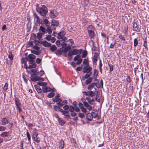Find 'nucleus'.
Returning <instances> with one entry per match:
<instances>
[{
    "mask_svg": "<svg viewBox=\"0 0 149 149\" xmlns=\"http://www.w3.org/2000/svg\"><path fill=\"white\" fill-rule=\"evenodd\" d=\"M36 8L37 11L40 15L43 16H45L48 12V9L46 6L44 5H42L41 7H37Z\"/></svg>",
    "mask_w": 149,
    "mask_h": 149,
    "instance_id": "f257e3e1",
    "label": "nucleus"
},
{
    "mask_svg": "<svg viewBox=\"0 0 149 149\" xmlns=\"http://www.w3.org/2000/svg\"><path fill=\"white\" fill-rule=\"evenodd\" d=\"M15 104L16 106V109L18 110L19 113L22 111V109L20 107L21 103L18 97H15Z\"/></svg>",
    "mask_w": 149,
    "mask_h": 149,
    "instance_id": "f03ea898",
    "label": "nucleus"
},
{
    "mask_svg": "<svg viewBox=\"0 0 149 149\" xmlns=\"http://www.w3.org/2000/svg\"><path fill=\"white\" fill-rule=\"evenodd\" d=\"M29 65L28 67V68L30 69L31 68H36L37 66L34 60H29Z\"/></svg>",
    "mask_w": 149,
    "mask_h": 149,
    "instance_id": "7ed1b4c3",
    "label": "nucleus"
},
{
    "mask_svg": "<svg viewBox=\"0 0 149 149\" xmlns=\"http://www.w3.org/2000/svg\"><path fill=\"white\" fill-rule=\"evenodd\" d=\"M58 14L56 11L54 10H51L49 13V16L51 18H54L57 16Z\"/></svg>",
    "mask_w": 149,
    "mask_h": 149,
    "instance_id": "20e7f679",
    "label": "nucleus"
},
{
    "mask_svg": "<svg viewBox=\"0 0 149 149\" xmlns=\"http://www.w3.org/2000/svg\"><path fill=\"white\" fill-rule=\"evenodd\" d=\"M84 95L86 96H90V97H93L95 95V93L92 91H84L83 92Z\"/></svg>",
    "mask_w": 149,
    "mask_h": 149,
    "instance_id": "39448f33",
    "label": "nucleus"
},
{
    "mask_svg": "<svg viewBox=\"0 0 149 149\" xmlns=\"http://www.w3.org/2000/svg\"><path fill=\"white\" fill-rule=\"evenodd\" d=\"M61 112L62 113L61 114L65 116V118L67 119H69L70 118V116L69 115V111H61Z\"/></svg>",
    "mask_w": 149,
    "mask_h": 149,
    "instance_id": "423d86ee",
    "label": "nucleus"
},
{
    "mask_svg": "<svg viewBox=\"0 0 149 149\" xmlns=\"http://www.w3.org/2000/svg\"><path fill=\"white\" fill-rule=\"evenodd\" d=\"M38 135V133L36 132H34L32 135L34 140L37 143H39L40 141L37 138V136Z\"/></svg>",
    "mask_w": 149,
    "mask_h": 149,
    "instance_id": "0eeeda50",
    "label": "nucleus"
},
{
    "mask_svg": "<svg viewBox=\"0 0 149 149\" xmlns=\"http://www.w3.org/2000/svg\"><path fill=\"white\" fill-rule=\"evenodd\" d=\"M133 28V31H136L139 32L140 30L137 26V24L135 22H132Z\"/></svg>",
    "mask_w": 149,
    "mask_h": 149,
    "instance_id": "6e6552de",
    "label": "nucleus"
},
{
    "mask_svg": "<svg viewBox=\"0 0 149 149\" xmlns=\"http://www.w3.org/2000/svg\"><path fill=\"white\" fill-rule=\"evenodd\" d=\"M33 16L34 17V20H35V18L37 19L36 20V23L39 25L40 24L41 19L39 18V17L37 15L36 13H34L33 14Z\"/></svg>",
    "mask_w": 149,
    "mask_h": 149,
    "instance_id": "1a4fd4ad",
    "label": "nucleus"
},
{
    "mask_svg": "<svg viewBox=\"0 0 149 149\" xmlns=\"http://www.w3.org/2000/svg\"><path fill=\"white\" fill-rule=\"evenodd\" d=\"M2 125H5L9 123L8 120L6 118H2L1 120Z\"/></svg>",
    "mask_w": 149,
    "mask_h": 149,
    "instance_id": "9d476101",
    "label": "nucleus"
},
{
    "mask_svg": "<svg viewBox=\"0 0 149 149\" xmlns=\"http://www.w3.org/2000/svg\"><path fill=\"white\" fill-rule=\"evenodd\" d=\"M42 89L44 93H46L51 91V88L49 86H42Z\"/></svg>",
    "mask_w": 149,
    "mask_h": 149,
    "instance_id": "9b49d317",
    "label": "nucleus"
},
{
    "mask_svg": "<svg viewBox=\"0 0 149 149\" xmlns=\"http://www.w3.org/2000/svg\"><path fill=\"white\" fill-rule=\"evenodd\" d=\"M81 50L82 49H81L78 50L76 49H73V50L72 51L73 52L72 54H73V55H76L77 54H81Z\"/></svg>",
    "mask_w": 149,
    "mask_h": 149,
    "instance_id": "f8f14e48",
    "label": "nucleus"
},
{
    "mask_svg": "<svg viewBox=\"0 0 149 149\" xmlns=\"http://www.w3.org/2000/svg\"><path fill=\"white\" fill-rule=\"evenodd\" d=\"M34 87L38 93L42 94V90L39 86L36 85H34Z\"/></svg>",
    "mask_w": 149,
    "mask_h": 149,
    "instance_id": "ddd939ff",
    "label": "nucleus"
},
{
    "mask_svg": "<svg viewBox=\"0 0 149 149\" xmlns=\"http://www.w3.org/2000/svg\"><path fill=\"white\" fill-rule=\"evenodd\" d=\"M9 132H3L0 134V136L2 137H8L9 135Z\"/></svg>",
    "mask_w": 149,
    "mask_h": 149,
    "instance_id": "4468645a",
    "label": "nucleus"
},
{
    "mask_svg": "<svg viewBox=\"0 0 149 149\" xmlns=\"http://www.w3.org/2000/svg\"><path fill=\"white\" fill-rule=\"evenodd\" d=\"M58 22L56 20L53 19L52 20V22L51 24L52 26H58Z\"/></svg>",
    "mask_w": 149,
    "mask_h": 149,
    "instance_id": "2eb2a0df",
    "label": "nucleus"
},
{
    "mask_svg": "<svg viewBox=\"0 0 149 149\" xmlns=\"http://www.w3.org/2000/svg\"><path fill=\"white\" fill-rule=\"evenodd\" d=\"M21 62L22 63H24V68L27 70L28 69V66L27 64V63L25 61V58H22L21 59Z\"/></svg>",
    "mask_w": 149,
    "mask_h": 149,
    "instance_id": "dca6fc26",
    "label": "nucleus"
},
{
    "mask_svg": "<svg viewBox=\"0 0 149 149\" xmlns=\"http://www.w3.org/2000/svg\"><path fill=\"white\" fill-rule=\"evenodd\" d=\"M88 33L89 36L91 37V38H93L95 34L94 31L91 30H88Z\"/></svg>",
    "mask_w": 149,
    "mask_h": 149,
    "instance_id": "f3484780",
    "label": "nucleus"
},
{
    "mask_svg": "<svg viewBox=\"0 0 149 149\" xmlns=\"http://www.w3.org/2000/svg\"><path fill=\"white\" fill-rule=\"evenodd\" d=\"M86 118L89 121H91L93 118V115L91 113H88L86 114Z\"/></svg>",
    "mask_w": 149,
    "mask_h": 149,
    "instance_id": "a211bd4d",
    "label": "nucleus"
},
{
    "mask_svg": "<svg viewBox=\"0 0 149 149\" xmlns=\"http://www.w3.org/2000/svg\"><path fill=\"white\" fill-rule=\"evenodd\" d=\"M59 146L61 149H63L64 147V141L61 139L59 141Z\"/></svg>",
    "mask_w": 149,
    "mask_h": 149,
    "instance_id": "6ab92c4d",
    "label": "nucleus"
},
{
    "mask_svg": "<svg viewBox=\"0 0 149 149\" xmlns=\"http://www.w3.org/2000/svg\"><path fill=\"white\" fill-rule=\"evenodd\" d=\"M143 46L145 47L146 49H148V48L147 47L148 42L147 41V38H145L143 39Z\"/></svg>",
    "mask_w": 149,
    "mask_h": 149,
    "instance_id": "aec40b11",
    "label": "nucleus"
},
{
    "mask_svg": "<svg viewBox=\"0 0 149 149\" xmlns=\"http://www.w3.org/2000/svg\"><path fill=\"white\" fill-rule=\"evenodd\" d=\"M39 77L37 76H31V80L33 82H35L38 81Z\"/></svg>",
    "mask_w": 149,
    "mask_h": 149,
    "instance_id": "412c9836",
    "label": "nucleus"
},
{
    "mask_svg": "<svg viewBox=\"0 0 149 149\" xmlns=\"http://www.w3.org/2000/svg\"><path fill=\"white\" fill-rule=\"evenodd\" d=\"M92 68L91 67H88L87 68L85 69L83 71V72L84 73H88L90 72L92 70Z\"/></svg>",
    "mask_w": 149,
    "mask_h": 149,
    "instance_id": "4be33fe9",
    "label": "nucleus"
},
{
    "mask_svg": "<svg viewBox=\"0 0 149 149\" xmlns=\"http://www.w3.org/2000/svg\"><path fill=\"white\" fill-rule=\"evenodd\" d=\"M93 78L92 77H90L86 80L85 83L86 85L89 84L92 81Z\"/></svg>",
    "mask_w": 149,
    "mask_h": 149,
    "instance_id": "5701e85b",
    "label": "nucleus"
},
{
    "mask_svg": "<svg viewBox=\"0 0 149 149\" xmlns=\"http://www.w3.org/2000/svg\"><path fill=\"white\" fill-rule=\"evenodd\" d=\"M43 24H45L46 26H50V23L48 20L46 19H45L43 20Z\"/></svg>",
    "mask_w": 149,
    "mask_h": 149,
    "instance_id": "b1692460",
    "label": "nucleus"
},
{
    "mask_svg": "<svg viewBox=\"0 0 149 149\" xmlns=\"http://www.w3.org/2000/svg\"><path fill=\"white\" fill-rule=\"evenodd\" d=\"M71 49V47L68 46L65 47L62 50V51L64 53H66L70 51Z\"/></svg>",
    "mask_w": 149,
    "mask_h": 149,
    "instance_id": "393cba45",
    "label": "nucleus"
},
{
    "mask_svg": "<svg viewBox=\"0 0 149 149\" xmlns=\"http://www.w3.org/2000/svg\"><path fill=\"white\" fill-rule=\"evenodd\" d=\"M47 29H46V32L47 31L49 34H51L52 33V28L50 26H47Z\"/></svg>",
    "mask_w": 149,
    "mask_h": 149,
    "instance_id": "a878e982",
    "label": "nucleus"
},
{
    "mask_svg": "<svg viewBox=\"0 0 149 149\" xmlns=\"http://www.w3.org/2000/svg\"><path fill=\"white\" fill-rule=\"evenodd\" d=\"M43 45L45 47H49L51 46V43L47 42L46 41L44 40Z\"/></svg>",
    "mask_w": 149,
    "mask_h": 149,
    "instance_id": "bb28decb",
    "label": "nucleus"
},
{
    "mask_svg": "<svg viewBox=\"0 0 149 149\" xmlns=\"http://www.w3.org/2000/svg\"><path fill=\"white\" fill-rule=\"evenodd\" d=\"M39 31H41L43 33H46V29L44 27L41 26L40 27V28L39 29Z\"/></svg>",
    "mask_w": 149,
    "mask_h": 149,
    "instance_id": "cd10ccee",
    "label": "nucleus"
},
{
    "mask_svg": "<svg viewBox=\"0 0 149 149\" xmlns=\"http://www.w3.org/2000/svg\"><path fill=\"white\" fill-rule=\"evenodd\" d=\"M28 58L30 60H34L36 58V56L33 54H30L28 55Z\"/></svg>",
    "mask_w": 149,
    "mask_h": 149,
    "instance_id": "c85d7f7f",
    "label": "nucleus"
},
{
    "mask_svg": "<svg viewBox=\"0 0 149 149\" xmlns=\"http://www.w3.org/2000/svg\"><path fill=\"white\" fill-rule=\"evenodd\" d=\"M57 49L56 47L54 45H53L51 46L50 50L52 52H54Z\"/></svg>",
    "mask_w": 149,
    "mask_h": 149,
    "instance_id": "c756f323",
    "label": "nucleus"
},
{
    "mask_svg": "<svg viewBox=\"0 0 149 149\" xmlns=\"http://www.w3.org/2000/svg\"><path fill=\"white\" fill-rule=\"evenodd\" d=\"M58 120V123H59V124L61 126L63 125L65 123V121L63 120H62L61 118Z\"/></svg>",
    "mask_w": 149,
    "mask_h": 149,
    "instance_id": "7c9ffc66",
    "label": "nucleus"
},
{
    "mask_svg": "<svg viewBox=\"0 0 149 149\" xmlns=\"http://www.w3.org/2000/svg\"><path fill=\"white\" fill-rule=\"evenodd\" d=\"M37 84L38 86H43L45 87L47 85V83L45 82H38Z\"/></svg>",
    "mask_w": 149,
    "mask_h": 149,
    "instance_id": "2f4dec72",
    "label": "nucleus"
},
{
    "mask_svg": "<svg viewBox=\"0 0 149 149\" xmlns=\"http://www.w3.org/2000/svg\"><path fill=\"white\" fill-rule=\"evenodd\" d=\"M126 80L127 81V83H131L132 82V80L131 77L130 76L128 75H127L126 77Z\"/></svg>",
    "mask_w": 149,
    "mask_h": 149,
    "instance_id": "473e14b6",
    "label": "nucleus"
},
{
    "mask_svg": "<svg viewBox=\"0 0 149 149\" xmlns=\"http://www.w3.org/2000/svg\"><path fill=\"white\" fill-rule=\"evenodd\" d=\"M61 48H60L59 49L57 50L55 52V54L57 55H61L62 54V53L63 52L62 51V50H61Z\"/></svg>",
    "mask_w": 149,
    "mask_h": 149,
    "instance_id": "72a5a7b5",
    "label": "nucleus"
},
{
    "mask_svg": "<svg viewBox=\"0 0 149 149\" xmlns=\"http://www.w3.org/2000/svg\"><path fill=\"white\" fill-rule=\"evenodd\" d=\"M60 97V95L58 94L53 99V101L54 102H57L59 100V97Z\"/></svg>",
    "mask_w": 149,
    "mask_h": 149,
    "instance_id": "f704fd0d",
    "label": "nucleus"
},
{
    "mask_svg": "<svg viewBox=\"0 0 149 149\" xmlns=\"http://www.w3.org/2000/svg\"><path fill=\"white\" fill-rule=\"evenodd\" d=\"M98 74V72L97 70L95 69L94 70V72H93V76H96L97 77Z\"/></svg>",
    "mask_w": 149,
    "mask_h": 149,
    "instance_id": "c9c22d12",
    "label": "nucleus"
},
{
    "mask_svg": "<svg viewBox=\"0 0 149 149\" xmlns=\"http://www.w3.org/2000/svg\"><path fill=\"white\" fill-rule=\"evenodd\" d=\"M81 57V56L80 54H79L76 56L74 58V61H76L80 59Z\"/></svg>",
    "mask_w": 149,
    "mask_h": 149,
    "instance_id": "e433bc0d",
    "label": "nucleus"
},
{
    "mask_svg": "<svg viewBox=\"0 0 149 149\" xmlns=\"http://www.w3.org/2000/svg\"><path fill=\"white\" fill-rule=\"evenodd\" d=\"M31 52L35 54L38 55L40 54V52L39 51H36L35 50H32L31 51Z\"/></svg>",
    "mask_w": 149,
    "mask_h": 149,
    "instance_id": "4c0bfd02",
    "label": "nucleus"
},
{
    "mask_svg": "<svg viewBox=\"0 0 149 149\" xmlns=\"http://www.w3.org/2000/svg\"><path fill=\"white\" fill-rule=\"evenodd\" d=\"M55 93L54 92H51L49 93L47 95V97L49 98H52L54 96Z\"/></svg>",
    "mask_w": 149,
    "mask_h": 149,
    "instance_id": "58836bf2",
    "label": "nucleus"
},
{
    "mask_svg": "<svg viewBox=\"0 0 149 149\" xmlns=\"http://www.w3.org/2000/svg\"><path fill=\"white\" fill-rule=\"evenodd\" d=\"M94 86V85H93V83H91L88 86L87 88L88 90H91L93 88Z\"/></svg>",
    "mask_w": 149,
    "mask_h": 149,
    "instance_id": "ea45409f",
    "label": "nucleus"
},
{
    "mask_svg": "<svg viewBox=\"0 0 149 149\" xmlns=\"http://www.w3.org/2000/svg\"><path fill=\"white\" fill-rule=\"evenodd\" d=\"M138 42L137 39L136 38H135L134 40V47H136L138 45Z\"/></svg>",
    "mask_w": 149,
    "mask_h": 149,
    "instance_id": "a19ab883",
    "label": "nucleus"
},
{
    "mask_svg": "<svg viewBox=\"0 0 149 149\" xmlns=\"http://www.w3.org/2000/svg\"><path fill=\"white\" fill-rule=\"evenodd\" d=\"M87 51H84L82 53V57L83 58H85L87 55Z\"/></svg>",
    "mask_w": 149,
    "mask_h": 149,
    "instance_id": "79ce46f5",
    "label": "nucleus"
},
{
    "mask_svg": "<svg viewBox=\"0 0 149 149\" xmlns=\"http://www.w3.org/2000/svg\"><path fill=\"white\" fill-rule=\"evenodd\" d=\"M42 34L41 33H37V37L38 39L40 40L42 37Z\"/></svg>",
    "mask_w": 149,
    "mask_h": 149,
    "instance_id": "37998d69",
    "label": "nucleus"
},
{
    "mask_svg": "<svg viewBox=\"0 0 149 149\" xmlns=\"http://www.w3.org/2000/svg\"><path fill=\"white\" fill-rule=\"evenodd\" d=\"M90 77L89 76L88 74V73H86V74L85 75V76H83L82 77V79L83 80H84L85 79H87Z\"/></svg>",
    "mask_w": 149,
    "mask_h": 149,
    "instance_id": "c03bdc74",
    "label": "nucleus"
},
{
    "mask_svg": "<svg viewBox=\"0 0 149 149\" xmlns=\"http://www.w3.org/2000/svg\"><path fill=\"white\" fill-rule=\"evenodd\" d=\"M6 129V127L5 126H0V132L5 131Z\"/></svg>",
    "mask_w": 149,
    "mask_h": 149,
    "instance_id": "a18cd8bd",
    "label": "nucleus"
},
{
    "mask_svg": "<svg viewBox=\"0 0 149 149\" xmlns=\"http://www.w3.org/2000/svg\"><path fill=\"white\" fill-rule=\"evenodd\" d=\"M8 58L11 60H12L13 59V56L12 53L10 52L9 53Z\"/></svg>",
    "mask_w": 149,
    "mask_h": 149,
    "instance_id": "49530a36",
    "label": "nucleus"
},
{
    "mask_svg": "<svg viewBox=\"0 0 149 149\" xmlns=\"http://www.w3.org/2000/svg\"><path fill=\"white\" fill-rule=\"evenodd\" d=\"M8 83L6 82L4 85V87H3V90L4 91H6L8 89Z\"/></svg>",
    "mask_w": 149,
    "mask_h": 149,
    "instance_id": "de8ad7c7",
    "label": "nucleus"
},
{
    "mask_svg": "<svg viewBox=\"0 0 149 149\" xmlns=\"http://www.w3.org/2000/svg\"><path fill=\"white\" fill-rule=\"evenodd\" d=\"M99 51H98V52H96L94 53L93 57H94V58H97L99 56Z\"/></svg>",
    "mask_w": 149,
    "mask_h": 149,
    "instance_id": "09e8293b",
    "label": "nucleus"
},
{
    "mask_svg": "<svg viewBox=\"0 0 149 149\" xmlns=\"http://www.w3.org/2000/svg\"><path fill=\"white\" fill-rule=\"evenodd\" d=\"M36 36L35 34L33 33L31 34V39L32 40H36Z\"/></svg>",
    "mask_w": 149,
    "mask_h": 149,
    "instance_id": "8fccbe9b",
    "label": "nucleus"
},
{
    "mask_svg": "<svg viewBox=\"0 0 149 149\" xmlns=\"http://www.w3.org/2000/svg\"><path fill=\"white\" fill-rule=\"evenodd\" d=\"M94 99L93 98L92 99H90V101L88 102V103L90 104L91 105H93L94 104Z\"/></svg>",
    "mask_w": 149,
    "mask_h": 149,
    "instance_id": "3c124183",
    "label": "nucleus"
},
{
    "mask_svg": "<svg viewBox=\"0 0 149 149\" xmlns=\"http://www.w3.org/2000/svg\"><path fill=\"white\" fill-rule=\"evenodd\" d=\"M67 103V101L66 100H64L61 103L60 106V107H62L64 104H65Z\"/></svg>",
    "mask_w": 149,
    "mask_h": 149,
    "instance_id": "603ef678",
    "label": "nucleus"
},
{
    "mask_svg": "<svg viewBox=\"0 0 149 149\" xmlns=\"http://www.w3.org/2000/svg\"><path fill=\"white\" fill-rule=\"evenodd\" d=\"M109 67V71L110 72L112 71L113 69V65L111 64H108Z\"/></svg>",
    "mask_w": 149,
    "mask_h": 149,
    "instance_id": "864d4df0",
    "label": "nucleus"
},
{
    "mask_svg": "<svg viewBox=\"0 0 149 149\" xmlns=\"http://www.w3.org/2000/svg\"><path fill=\"white\" fill-rule=\"evenodd\" d=\"M61 41V40H57L56 42V44L58 47H59L60 46L61 43L60 42Z\"/></svg>",
    "mask_w": 149,
    "mask_h": 149,
    "instance_id": "5fc2aeb1",
    "label": "nucleus"
},
{
    "mask_svg": "<svg viewBox=\"0 0 149 149\" xmlns=\"http://www.w3.org/2000/svg\"><path fill=\"white\" fill-rule=\"evenodd\" d=\"M26 136H27L28 141H30L31 140V136L30 134L28 132H26Z\"/></svg>",
    "mask_w": 149,
    "mask_h": 149,
    "instance_id": "6e6d98bb",
    "label": "nucleus"
},
{
    "mask_svg": "<svg viewBox=\"0 0 149 149\" xmlns=\"http://www.w3.org/2000/svg\"><path fill=\"white\" fill-rule=\"evenodd\" d=\"M51 36L50 35H48L47 36L45 39L48 41H49L51 40Z\"/></svg>",
    "mask_w": 149,
    "mask_h": 149,
    "instance_id": "4d7b16f0",
    "label": "nucleus"
},
{
    "mask_svg": "<svg viewBox=\"0 0 149 149\" xmlns=\"http://www.w3.org/2000/svg\"><path fill=\"white\" fill-rule=\"evenodd\" d=\"M81 111L83 112L84 113H86L87 112V110L84 107H83L82 108H81Z\"/></svg>",
    "mask_w": 149,
    "mask_h": 149,
    "instance_id": "13d9d810",
    "label": "nucleus"
},
{
    "mask_svg": "<svg viewBox=\"0 0 149 149\" xmlns=\"http://www.w3.org/2000/svg\"><path fill=\"white\" fill-rule=\"evenodd\" d=\"M88 59H84V61H83V64L85 65V64H88Z\"/></svg>",
    "mask_w": 149,
    "mask_h": 149,
    "instance_id": "bf43d9fd",
    "label": "nucleus"
},
{
    "mask_svg": "<svg viewBox=\"0 0 149 149\" xmlns=\"http://www.w3.org/2000/svg\"><path fill=\"white\" fill-rule=\"evenodd\" d=\"M83 104L86 108H87L90 105L86 101H84L83 102Z\"/></svg>",
    "mask_w": 149,
    "mask_h": 149,
    "instance_id": "052dcab7",
    "label": "nucleus"
},
{
    "mask_svg": "<svg viewBox=\"0 0 149 149\" xmlns=\"http://www.w3.org/2000/svg\"><path fill=\"white\" fill-rule=\"evenodd\" d=\"M74 107L72 105L70 106L69 110L71 112H72V111H74Z\"/></svg>",
    "mask_w": 149,
    "mask_h": 149,
    "instance_id": "680f3d73",
    "label": "nucleus"
},
{
    "mask_svg": "<svg viewBox=\"0 0 149 149\" xmlns=\"http://www.w3.org/2000/svg\"><path fill=\"white\" fill-rule=\"evenodd\" d=\"M77 61L76 62V64L77 65H79L80 64L82 61V59L80 58L79 60Z\"/></svg>",
    "mask_w": 149,
    "mask_h": 149,
    "instance_id": "e2e57ef3",
    "label": "nucleus"
},
{
    "mask_svg": "<svg viewBox=\"0 0 149 149\" xmlns=\"http://www.w3.org/2000/svg\"><path fill=\"white\" fill-rule=\"evenodd\" d=\"M72 53H73L72 51H70L68 53V56L69 57H71L72 55H73V54H72Z\"/></svg>",
    "mask_w": 149,
    "mask_h": 149,
    "instance_id": "0e129e2a",
    "label": "nucleus"
},
{
    "mask_svg": "<svg viewBox=\"0 0 149 149\" xmlns=\"http://www.w3.org/2000/svg\"><path fill=\"white\" fill-rule=\"evenodd\" d=\"M41 61V60L39 58H38L36 59V62L37 64H40Z\"/></svg>",
    "mask_w": 149,
    "mask_h": 149,
    "instance_id": "69168bd1",
    "label": "nucleus"
},
{
    "mask_svg": "<svg viewBox=\"0 0 149 149\" xmlns=\"http://www.w3.org/2000/svg\"><path fill=\"white\" fill-rule=\"evenodd\" d=\"M74 110L77 112H79L80 111V110L76 106L74 107Z\"/></svg>",
    "mask_w": 149,
    "mask_h": 149,
    "instance_id": "338daca9",
    "label": "nucleus"
},
{
    "mask_svg": "<svg viewBox=\"0 0 149 149\" xmlns=\"http://www.w3.org/2000/svg\"><path fill=\"white\" fill-rule=\"evenodd\" d=\"M92 61L93 63L94 64L95 63L97 62V58H94L93 57V58H92Z\"/></svg>",
    "mask_w": 149,
    "mask_h": 149,
    "instance_id": "774afa93",
    "label": "nucleus"
}]
</instances>
